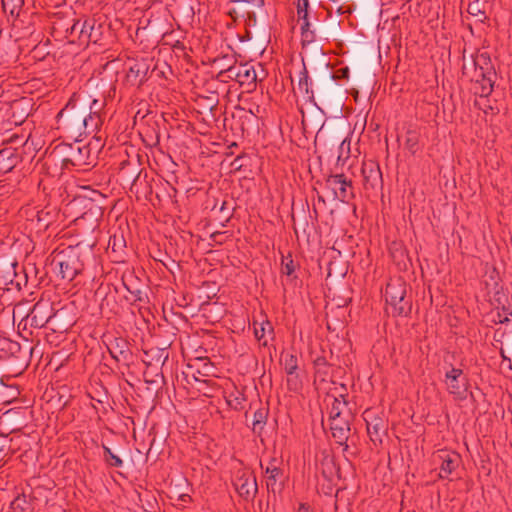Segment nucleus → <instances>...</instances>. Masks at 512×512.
Instances as JSON below:
<instances>
[{"mask_svg": "<svg viewBox=\"0 0 512 512\" xmlns=\"http://www.w3.org/2000/svg\"><path fill=\"white\" fill-rule=\"evenodd\" d=\"M329 425L333 438L339 445H345L350 434V421L352 414L348 404L341 395L339 398L328 397Z\"/></svg>", "mask_w": 512, "mask_h": 512, "instance_id": "f257e3e1", "label": "nucleus"}, {"mask_svg": "<svg viewBox=\"0 0 512 512\" xmlns=\"http://www.w3.org/2000/svg\"><path fill=\"white\" fill-rule=\"evenodd\" d=\"M88 105L89 112H87L86 108H84V110L79 114L75 124L78 131L83 129L84 133L92 134L98 130L102 123L99 113L103 107V104L100 103L97 99H93L88 103Z\"/></svg>", "mask_w": 512, "mask_h": 512, "instance_id": "f03ea898", "label": "nucleus"}, {"mask_svg": "<svg viewBox=\"0 0 512 512\" xmlns=\"http://www.w3.org/2000/svg\"><path fill=\"white\" fill-rule=\"evenodd\" d=\"M406 285L402 279L391 280L385 289L386 302L393 307V312L401 315L406 312L408 302L405 301Z\"/></svg>", "mask_w": 512, "mask_h": 512, "instance_id": "7ed1b4c3", "label": "nucleus"}, {"mask_svg": "<svg viewBox=\"0 0 512 512\" xmlns=\"http://www.w3.org/2000/svg\"><path fill=\"white\" fill-rule=\"evenodd\" d=\"M325 187L332 192L333 198L348 202L354 197L353 186L344 174L330 175L325 181Z\"/></svg>", "mask_w": 512, "mask_h": 512, "instance_id": "20e7f679", "label": "nucleus"}, {"mask_svg": "<svg viewBox=\"0 0 512 512\" xmlns=\"http://www.w3.org/2000/svg\"><path fill=\"white\" fill-rule=\"evenodd\" d=\"M444 382L448 392L456 399L466 398L468 382L461 369L452 367L446 372Z\"/></svg>", "mask_w": 512, "mask_h": 512, "instance_id": "39448f33", "label": "nucleus"}, {"mask_svg": "<svg viewBox=\"0 0 512 512\" xmlns=\"http://www.w3.org/2000/svg\"><path fill=\"white\" fill-rule=\"evenodd\" d=\"M233 485L238 494L245 499H253L258 491L256 477L249 470L238 471Z\"/></svg>", "mask_w": 512, "mask_h": 512, "instance_id": "423d86ee", "label": "nucleus"}, {"mask_svg": "<svg viewBox=\"0 0 512 512\" xmlns=\"http://www.w3.org/2000/svg\"><path fill=\"white\" fill-rule=\"evenodd\" d=\"M221 73H226L228 78L235 79L241 86L255 85L257 80L255 68L249 63L229 66Z\"/></svg>", "mask_w": 512, "mask_h": 512, "instance_id": "0eeeda50", "label": "nucleus"}, {"mask_svg": "<svg viewBox=\"0 0 512 512\" xmlns=\"http://www.w3.org/2000/svg\"><path fill=\"white\" fill-rule=\"evenodd\" d=\"M435 461L439 463V477L450 479V475L459 467L461 457L454 451L439 450L435 455Z\"/></svg>", "mask_w": 512, "mask_h": 512, "instance_id": "6e6552de", "label": "nucleus"}, {"mask_svg": "<svg viewBox=\"0 0 512 512\" xmlns=\"http://www.w3.org/2000/svg\"><path fill=\"white\" fill-rule=\"evenodd\" d=\"M276 460L273 459L265 469V481L269 492L280 493L287 479L283 470L275 465Z\"/></svg>", "mask_w": 512, "mask_h": 512, "instance_id": "1a4fd4ad", "label": "nucleus"}, {"mask_svg": "<svg viewBox=\"0 0 512 512\" xmlns=\"http://www.w3.org/2000/svg\"><path fill=\"white\" fill-rule=\"evenodd\" d=\"M87 101L78 96L76 99H71L66 106L58 113V118L64 119L66 123L70 126L76 128V122L79 114L86 108Z\"/></svg>", "mask_w": 512, "mask_h": 512, "instance_id": "9d476101", "label": "nucleus"}, {"mask_svg": "<svg viewBox=\"0 0 512 512\" xmlns=\"http://www.w3.org/2000/svg\"><path fill=\"white\" fill-rule=\"evenodd\" d=\"M57 265L61 277L68 281H72L81 270V264L76 255H63L59 257Z\"/></svg>", "mask_w": 512, "mask_h": 512, "instance_id": "9b49d317", "label": "nucleus"}, {"mask_svg": "<svg viewBox=\"0 0 512 512\" xmlns=\"http://www.w3.org/2000/svg\"><path fill=\"white\" fill-rule=\"evenodd\" d=\"M365 420L367 423L368 435L375 444L382 442V437L385 434L386 428L384 421L379 417H371L370 412H365Z\"/></svg>", "mask_w": 512, "mask_h": 512, "instance_id": "f8f14e48", "label": "nucleus"}, {"mask_svg": "<svg viewBox=\"0 0 512 512\" xmlns=\"http://www.w3.org/2000/svg\"><path fill=\"white\" fill-rule=\"evenodd\" d=\"M495 72L492 69L484 71L483 67L478 70L475 69V81L480 85L479 94L482 97H487L493 91Z\"/></svg>", "mask_w": 512, "mask_h": 512, "instance_id": "ddd939ff", "label": "nucleus"}, {"mask_svg": "<svg viewBox=\"0 0 512 512\" xmlns=\"http://www.w3.org/2000/svg\"><path fill=\"white\" fill-rule=\"evenodd\" d=\"M49 310L47 303L37 302L28 314L31 325L37 328L45 326L51 318Z\"/></svg>", "mask_w": 512, "mask_h": 512, "instance_id": "4468645a", "label": "nucleus"}, {"mask_svg": "<svg viewBox=\"0 0 512 512\" xmlns=\"http://www.w3.org/2000/svg\"><path fill=\"white\" fill-rule=\"evenodd\" d=\"M363 182L366 188H375L382 180L379 167L373 163H364L362 166Z\"/></svg>", "mask_w": 512, "mask_h": 512, "instance_id": "2eb2a0df", "label": "nucleus"}, {"mask_svg": "<svg viewBox=\"0 0 512 512\" xmlns=\"http://www.w3.org/2000/svg\"><path fill=\"white\" fill-rule=\"evenodd\" d=\"M312 81L308 76V72L306 68H303L299 73V80H298V92L303 94L307 99H312L314 94L313 90L311 89Z\"/></svg>", "mask_w": 512, "mask_h": 512, "instance_id": "dca6fc26", "label": "nucleus"}, {"mask_svg": "<svg viewBox=\"0 0 512 512\" xmlns=\"http://www.w3.org/2000/svg\"><path fill=\"white\" fill-rule=\"evenodd\" d=\"M284 369L288 374V384L290 385L294 381V374L298 369L297 358L292 354H286L284 358Z\"/></svg>", "mask_w": 512, "mask_h": 512, "instance_id": "f3484780", "label": "nucleus"}, {"mask_svg": "<svg viewBox=\"0 0 512 512\" xmlns=\"http://www.w3.org/2000/svg\"><path fill=\"white\" fill-rule=\"evenodd\" d=\"M273 333V327L269 321H263L260 324L254 323V334L258 340L265 338L267 334Z\"/></svg>", "mask_w": 512, "mask_h": 512, "instance_id": "a211bd4d", "label": "nucleus"}, {"mask_svg": "<svg viewBox=\"0 0 512 512\" xmlns=\"http://www.w3.org/2000/svg\"><path fill=\"white\" fill-rule=\"evenodd\" d=\"M301 36H302V42L304 44H310L316 40L315 30H312L310 28V23L308 20L302 21Z\"/></svg>", "mask_w": 512, "mask_h": 512, "instance_id": "6ab92c4d", "label": "nucleus"}, {"mask_svg": "<svg viewBox=\"0 0 512 512\" xmlns=\"http://www.w3.org/2000/svg\"><path fill=\"white\" fill-rule=\"evenodd\" d=\"M3 9L11 16L18 15L23 5V0H2Z\"/></svg>", "mask_w": 512, "mask_h": 512, "instance_id": "aec40b11", "label": "nucleus"}, {"mask_svg": "<svg viewBox=\"0 0 512 512\" xmlns=\"http://www.w3.org/2000/svg\"><path fill=\"white\" fill-rule=\"evenodd\" d=\"M405 147L412 153L415 154L419 150V136L415 131H408Z\"/></svg>", "mask_w": 512, "mask_h": 512, "instance_id": "412c9836", "label": "nucleus"}, {"mask_svg": "<svg viewBox=\"0 0 512 512\" xmlns=\"http://www.w3.org/2000/svg\"><path fill=\"white\" fill-rule=\"evenodd\" d=\"M266 416L267 413L264 409H258L254 412L252 422L254 432H260L263 429L266 422Z\"/></svg>", "mask_w": 512, "mask_h": 512, "instance_id": "4be33fe9", "label": "nucleus"}, {"mask_svg": "<svg viewBox=\"0 0 512 512\" xmlns=\"http://www.w3.org/2000/svg\"><path fill=\"white\" fill-rule=\"evenodd\" d=\"M103 448L105 453L104 458L107 464L113 467H121L123 465L122 459L115 455L109 447L104 446Z\"/></svg>", "mask_w": 512, "mask_h": 512, "instance_id": "5701e85b", "label": "nucleus"}, {"mask_svg": "<svg viewBox=\"0 0 512 512\" xmlns=\"http://www.w3.org/2000/svg\"><path fill=\"white\" fill-rule=\"evenodd\" d=\"M308 7V0H297V14L300 20H308Z\"/></svg>", "mask_w": 512, "mask_h": 512, "instance_id": "b1692460", "label": "nucleus"}, {"mask_svg": "<svg viewBox=\"0 0 512 512\" xmlns=\"http://www.w3.org/2000/svg\"><path fill=\"white\" fill-rule=\"evenodd\" d=\"M242 2L250 5L252 8L247 10L249 18L255 17V8L262 9L264 6V0H243Z\"/></svg>", "mask_w": 512, "mask_h": 512, "instance_id": "393cba45", "label": "nucleus"}, {"mask_svg": "<svg viewBox=\"0 0 512 512\" xmlns=\"http://www.w3.org/2000/svg\"><path fill=\"white\" fill-rule=\"evenodd\" d=\"M91 29H92V26L87 21H84V22L80 21L79 37L81 39H89V37H90L89 30H91Z\"/></svg>", "mask_w": 512, "mask_h": 512, "instance_id": "a878e982", "label": "nucleus"}, {"mask_svg": "<svg viewBox=\"0 0 512 512\" xmlns=\"http://www.w3.org/2000/svg\"><path fill=\"white\" fill-rule=\"evenodd\" d=\"M294 271H295V264L292 259L283 263V266H282L283 274H285L287 276H291L294 273Z\"/></svg>", "mask_w": 512, "mask_h": 512, "instance_id": "bb28decb", "label": "nucleus"}, {"mask_svg": "<svg viewBox=\"0 0 512 512\" xmlns=\"http://www.w3.org/2000/svg\"><path fill=\"white\" fill-rule=\"evenodd\" d=\"M314 212L317 213L318 210H323L326 208V201L322 195L317 194V200L314 203Z\"/></svg>", "mask_w": 512, "mask_h": 512, "instance_id": "cd10ccee", "label": "nucleus"}, {"mask_svg": "<svg viewBox=\"0 0 512 512\" xmlns=\"http://www.w3.org/2000/svg\"><path fill=\"white\" fill-rule=\"evenodd\" d=\"M323 466H326L328 471H326V469L323 468V475L325 477H329L330 479L333 478V475H334V464L331 460L329 461H326L325 463L322 464Z\"/></svg>", "mask_w": 512, "mask_h": 512, "instance_id": "c85d7f7f", "label": "nucleus"}, {"mask_svg": "<svg viewBox=\"0 0 512 512\" xmlns=\"http://www.w3.org/2000/svg\"><path fill=\"white\" fill-rule=\"evenodd\" d=\"M296 512H314V510L306 503H300Z\"/></svg>", "mask_w": 512, "mask_h": 512, "instance_id": "c756f323", "label": "nucleus"}, {"mask_svg": "<svg viewBox=\"0 0 512 512\" xmlns=\"http://www.w3.org/2000/svg\"><path fill=\"white\" fill-rule=\"evenodd\" d=\"M20 502H23L25 503V499L24 498H21V497H17L14 502L12 503L13 507L14 508H18L20 507Z\"/></svg>", "mask_w": 512, "mask_h": 512, "instance_id": "7c9ffc66", "label": "nucleus"}, {"mask_svg": "<svg viewBox=\"0 0 512 512\" xmlns=\"http://www.w3.org/2000/svg\"><path fill=\"white\" fill-rule=\"evenodd\" d=\"M77 30H79V31H80V21H76V22L73 24L72 28H71L72 33H73V32H75V31H77Z\"/></svg>", "mask_w": 512, "mask_h": 512, "instance_id": "2f4dec72", "label": "nucleus"}, {"mask_svg": "<svg viewBox=\"0 0 512 512\" xmlns=\"http://www.w3.org/2000/svg\"><path fill=\"white\" fill-rule=\"evenodd\" d=\"M109 351H110L111 356L114 359L119 360V356H118V354L115 352V350L113 348H109Z\"/></svg>", "mask_w": 512, "mask_h": 512, "instance_id": "473e14b6", "label": "nucleus"}, {"mask_svg": "<svg viewBox=\"0 0 512 512\" xmlns=\"http://www.w3.org/2000/svg\"><path fill=\"white\" fill-rule=\"evenodd\" d=\"M13 167V163L11 162L10 165L2 167V169H5L6 171L10 170Z\"/></svg>", "mask_w": 512, "mask_h": 512, "instance_id": "72a5a7b5", "label": "nucleus"}, {"mask_svg": "<svg viewBox=\"0 0 512 512\" xmlns=\"http://www.w3.org/2000/svg\"><path fill=\"white\" fill-rule=\"evenodd\" d=\"M114 350H115V352H116L117 354L119 353L120 355H122V354H124V353H125L123 350H119V351H118V349H114Z\"/></svg>", "mask_w": 512, "mask_h": 512, "instance_id": "f704fd0d", "label": "nucleus"}, {"mask_svg": "<svg viewBox=\"0 0 512 512\" xmlns=\"http://www.w3.org/2000/svg\"><path fill=\"white\" fill-rule=\"evenodd\" d=\"M508 320H509V319L506 317L505 319H503V320H502V319H500L499 321H500L501 323H503V322H506V321H508Z\"/></svg>", "mask_w": 512, "mask_h": 512, "instance_id": "c9c22d12", "label": "nucleus"}, {"mask_svg": "<svg viewBox=\"0 0 512 512\" xmlns=\"http://www.w3.org/2000/svg\"><path fill=\"white\" fill-rule=\"evenodd\" d=\"M15 391V395H13V398H16V396L18 395V391L16 389H14Z\"/></svg>", "mask_w": 512, "mask_h": 512, "instance_id": "e433bc0d", "label": "nucleus"}, {"mask_svg": "<svg viewBox=\"0 0 512 512\" xmlns=\"http://www.w3.org/2000/svg\"><path fill=\"white\" fill-rule=\"evenodd\" d=\"M233 2H242L243 0H232Z\"/></svg>", "mask_w": 512, "mask_h": 512, "instance_id": "4c0bfd02", "label": "nucleus"}, {"mask_svg": "<svg viewBox=\"0 0 512 512\" xmlns=\"http://www.w3.org/2000/svg\"><path fill=\"white\" fill-rule=\"evenodd\" d=\"M81 152H82V149L78 148V153L81 154Z\"/></svg>", "mask_w": 512, "mask_h": 512, "instance_id": "58836bf2", "label": "nucleus"}, {"mask_svg": "<svg viewBox=\"0 0 512 512\" xmlns=\"http://www.w3.org/2000/svg\"><path fill=\"white\" fill-rule=\"evenodd\" d=\"M22 506H23V502H20V507L19 508L23 509Z\"/></svg>", "mask_w": 512, "mask_h": 512, "instance_id": "ea45409f", "label": "nucleus"}]
</instances>
